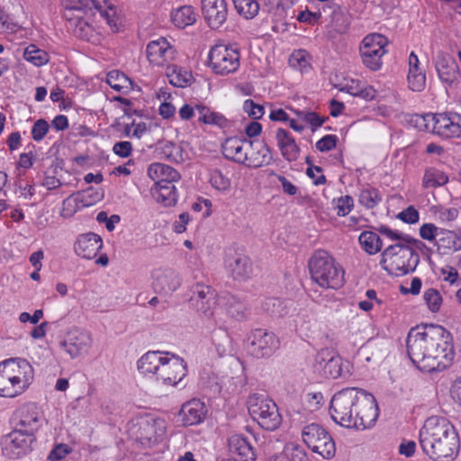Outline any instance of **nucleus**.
Wrapping results in <instances>:
<instances>
[{"instance_id": "obj_26", "label": "nucleus", "mask_w": 461, "mask_h": 461, "mask_svg": "<svg viewBox=\"0 0 461 461\" xmlns=\"http://www.w3.org/2000/svg\"><path fill=\"white\" fill-rule=\"evenodd\" d=\"M148 176L156 182V185L173 184L180 178L176 169L162 163L151 164L148 168Z\"/></svg>"}, {"instance_id": "obj_64", "label": "nucleus", "mask_w": 461, "mask_h": 461, "mask_svg": "<svg viewBox=\"0 0 461 461\" xmlns=\"http://www.w3.org/2000/svg\"><path fill=\"white\" fill-rule=\"evenodd\" d=\"M420 235L423 240L432 241L438 235V227L432 223H424L420 228Z\"/></svg>"}, {"instance_id": "obj_51", "label": "nucleus", "mask_w": 461, "mask_h": 461, "mask_svg": "<svg viewBox=\"0 0 461 461\" xmlns=\"http://www.w3.org/2000/svg\"><path fill=\"white\" fill-rule=\"evenodd\" d=\"M380 201L381 197L375 189H365L359 194V203L366 208H374Z\"/></svg>"}, {"instance_id": "obj_52", "label": "nucleus", "mask_w": 461, "mask_h": 461, "mask_svg": "<svg viewBox=\"0 0 461 461\" xmlns=\"http://www.w3.org/2000/svg\"><path fill=\"white\" fill-rule=\"evenodd\" d=\"M74 32L77 37L89 41L93 35V28L86 21L79 18L75 23Z\"/></svg>"}, {"instance_id": "obj_27", "label": "nucleus", "mask_w": 461, "mask_h": 461, "mask_svg": "<svg viewBox=\"0 0 461 461\" xmlns=\"http://www.w3.org/2000/svg\"><path fill=\"white\" fill-rule=\"evenodd\" d=\"M66 6L70 10H85L93 8L98 10L100 14L104 17L107 21V23L112 25L113 19L112 17L114 15V12L111 6L108 7L109 10H103V5H107L106 0H65Z\"/></svg>"}, {"instance_id": "obj_14", "label": "nucleus", "mask_w": 461, "mask_h": 461, "mask_svg": "<svg viewBox=\"0 0 461 461\" xmlns=\"http://www.w3.org/2000/svg\"><path fill=\"white\" fill-rule=\"evenodd\" d=\"M249 352L255 357L271 356L279 347V340L273 332L256 329L249 336Z\"/></svg>"}, {"instance_id": "obj_9", "label": "nucleus", "mask_w": 461, "mask_h": 461, "mask_svg": "<svg viewBox=\"0 0 461 461\" xmlns=\"http://www.w3.org/2000/svg\"><path fill=\"white\" fill-rule=\"evenodd\" d=\"M414 126L421 131H431L443 138L461 136V126L447 113L415 114L411 118Z\"/></svg>"}, {"instance_id": "obj_32", "label": "nucleus", "mask_w": 461, "mask_h": 461, "mask_svg": "<svg viewBox=\"0 0 461 461\" xmlns=\"http://www.w3.org/2000/svg\"><path fill=\"white\" fill-rule=\"evenodd\" d=\"M409 74L408 83L411 90L420 91L425 86V75L420 69L419 59L414 52L410 54L409 58Z\"/></svg>"}, {"instance_id": "obj_30", "label": "nucleus", "mask_w": 461, "mask_h": 461, "mask_svg": "<svg viewBox=\"0 0 461 461\" xmlns=\"http://www.w3.org/2000/svg\"><path fill=\"white\" fill-rule=\"evenodd\" d=\"M165 357L159 351H149L138 361V369L144 375L158 373Z\"/></svg>"}, {"instance_id": "obj_35", "label": "nucleus", "mask_w": 461, "mask_h": 461, "mask_svg": "<svg viewBox=\"0 0 461 461\" xmlns=\"http://www.w3.org/2000/svg\"><path fill=\"white\" fill-rule=\"evenodd\" d=\"M173 23L179 28H185L196 21V14L191 5L181 6L171 14Z\"/></svg>"}, {"instance_id": "obj_17", "label": "nucleus", "mask_w": 461, "mask_h": 461, "mask_svg": "<svg viewBox=\"0 0 461 461\" xmlns=\"http://www.w3.org/2000/svg\"><path fill=\"white\" fill-rule=\"evenodd\" d=\"M185 375V366L182 358L174 355L164 357L158 378L166 384L176 385Z\"/></svg>"}, {"instance_id": "obj_41", "label": "nucleus", "mask_w": 461, "mask_h": 461, "mask_svg": "<svg viewBox=\"0 0 461 461\" xmlns=\"http://www.w3.org/2000/svg\"><path fill=\"white\" fill-rule=\"evenodd\" d=\"M195 111L198 113V120L206 124L225 127L227 123V120L222 114L216 112H212L208 107L197 105Z\"/></svg>"}, {"instance_id": "obj_24", "label": "nucleus", "mask_w": 461, "mask_h": 461, "mask_svg": "<svg viewBox=\"0 0 461 461\" xmlns=\"http://www.w3.org/2000/svg\"><path fill=\"white\" fill-rule=\"evenodd\" d=\"M102 248V239L95 233L80 235L75 243V252L81 258L92 259Z\"/></svg>"}, {"instance_id": "obj_8", "label": "nucleus", "mask_w": 461, "mask_h": 461, "mask_svg": "<svg viewBox=\"0 0 461 461\" xmlns=\"http://www.w3.org/2000/svg\"><path fill=\"white\" fill-rule=\"evenodd\" d=\"M252 419L264 429L273 431L282 423V416L276 403L259 393L251 394L247 402Z\"/></svg>"}, {"instance_id": "obj_11", "label": "nucleus", "mask_w": 461, "mask_h": 461, "mask_svg": "<svg viewBox=\"0 0 461 461\" xmlns=\"http://www.w3.org/2000/svg\"><path fill=\"white\" fill-rule=\"evenodd\" d=\"M240 55L236 48L219 44L213 46L209 53L210 67L217 75L234 73L240 67Z\"/></svg>"}, {"instance_id": "obj_23", "label": "nucleus", "mask_w": 461, "mask_h": 461, "mask_svg": "<svg viewBox=\"0 0 461 461\" xmlns=\"http://www.w3.org/2000/svg\"><path fill=\"white\" fill-rule=\"evenodd\" d=\"M92 344L91 335L85 331H76L68 335V339L62 341L60 346L71 357H77L86 352Z\"/></svg>"}, {"instance_id": "obj_44", "label": "nucleus", "mask_w": 461, "mask_h": 461, "mask_svg": "<svg viewBox=\"0 0 461 461\" xmlns=\"http://www.w3.org/2000/svg\"><path fill=\"white\" fill-rule=\"evenodd\" d=\"M107 84L116 91L129 89L131 85V80L122 72L113 70L107 74Z\"/></svg>"}, {"instance_id": "obj_49", "label": "nucleus", "mask_w": 461, "mask_h": 461, "mask_svg": "<svg viewBox=\"0 0 461 461\" xmlns=\"http://www.w3.org/2000/svg\"><path fill=\"white\" fill-rule=\"evenodd\" d=\"M423 299L432 312H438L442 304V297L440 293L434 288H429L424 291Z\"/></svg>"}, {"instance_id": "obj_21", "label": "nucleus", "mask_w": 461, "mask_h": 461, "mask_svg": "<svg viewBox=\"0 0 461 461\" xmlns=\"http://www.w3.org/2000/svg\"><path fill=\"white\" fill-rule=\"evenodd\" d=\"M153 288L157 293L170 294L181 285L178 274L171 268H159L153 271Z\"/></svg>"}, {"instance_id": "obj_47", "label": "nucleus", "mask_w": 461, "mask_h": 461, "mask_svg": "<svg viewBox=\"0 0 461 461\" xmlns=\"http://www.w3.org/2000/svg\"><path fill=\"white\" fill-rule=\"evenodd\" d=\"M80 203H83V198H80V194L70 195L66 198L62 203V209L60 211V216L63 218H69L80 208Z\"/></svg>"}, {"instance_id": "obj_59", "label": "nucleus", "mask_w": 461, "mask_h": 461, "mask_svg": "<svg viewBox=\"0 0 461 461\" xmlns=\"http://www.w3.org/2000/svg\"><path fill=\"white\" fill-rule=\"evenodd\" d=\"M163 153L171 161L178 163L184 160L182 157L181 148L173 143L165 145V147L163 148Z\"/></svg>"}, {"instance_id": "obj_43", "label": "nucleus", "mask_w": 461, "mask_h": 461, "mask_svg": "<svg viewBox=\"0 0 461 461\" xmlns=\"http://www.w3.org/2000/svg\"><path fill=\"white\" fill-rule=\"evenodd\" d=\"M232 1L238 14L246 19H252L258 14L259 5L256 0Z\"/></svg>"}, {"instance_id": "obj_36", "label": "nucleus", "mask_w": 461, "mask_h": 461, "mask_svg": "<svg viewBox=\"0 0 461 461\" xmlns=\"http://www.w3.org/2000/svg\"><path fill=\"white\" fill-rule=\"evenodd\" d=\"M166 75L169 83L176 87H185L193 79L189 71L176 65L167 66Z\"/></svg>"}, {"instance_id": "obj_38", "label": "nucleus", "mask_w": 461, "mask_h": 461, "mask_svg": "<svg viewBox=\"0 0 461 461\" xmlns=\"http://www.w3.org/2000/svg\"><path fill=\"white\" fill-rule=\"evenodd\" d=\"M358 241L362 249L370 255L378 253L383 247V242L378 234L374 231L365 230L359 237Z\"/></svg>"}, {"instance_id": "obj_4", "label": "nucleus", "mask_w": 461, "mask_h": 461, "mask_svg": "<svg viewBox=\"0 0 461 461\" xmlns=\"http://www.w3.org/2000/svg\"><path fill=\"white\" fill-rule=\"evenodd\" d=\"M33 379V368L23 358H9L0 363V396L23 393Z\"/></svg>"}, {"instance_id": "obj_15", "label": "nucleus", "mask_w": 461, "mask_h": 461, "mask_svg": "<svg viewBox=\"0 0 461 461\" xmlns=\"http://www.w3.org/2000/svg\"><path fill=\"white\" fill-rule=\"evenodd\" d=\"M341 358L333 351L326 348L316 355L314 370L325 378L335 379L341 375Z\"/></svg>"}, {"instance_id": "obj_10", "label": "nucleus", "mask_w": 461, "mask_h": 461, "mask_svg": "<svg viewBox=\"0 0 461 461\" xmlns=\"http://www.w3.org/2000/svg\"><path fill=\"white\" fill-rule=\"evenodd\" d=\"M302 437L308 447L323 458L329 459L334 456L336 452L335 442L328 431L320 424L306 425L302 431Z\"/></svg>"}, {"instance_id": "obj_18", "label": "nucleus", "mask_w": 461, "mask_h": 461, "mask_svg": "<svg viewBox=\"0 0 461 461\" xmlns=\"http://www.w3.org/2000/svg\"><path fill=\"white\" fill-rule=\"evenodd\" d=\"M202 12L207 24L212 29L220 28L228 15L225 0H201Z\"/></svg>"}, {"instance_id": "obj_34", "label": "nucleus", "mask_w": 461, "mask_h": 461, "mask_svg": "<svg viewBox=\"0 0 461 461\" xmlns=\"http://www.w3.org/2000/svg\"><path fill=\"white\" fill-rule=\"evenodd\" d=\"M296 330L301 334H312L317 329V322L314 313L310 310H301L294 318Z\"/></svg>"}, {"instance_id": "obj_7", "label": "nucleus", "mask_w": 461, "mask_h": 461, "mask_svg": "<svg viewBox=\"0 0 461 461\" xmlns=\"http://www.w3.org/2000/svg\"><path fill=\"white\" fill-rule=\"evenodd\" d=\"M166 431V420L151 414L138 418L130 428L131 437L143 447H151L161 442Z\"/></svg>"}, {"instance_id": "obj_33", "label": "nucleus", "mask_w": 461, "mask_h": 461, "mask_svg": "<svg viewBox=\"0 0 461 461\" xmlns=\"http://www.w3.org/2000/svg\"><path fill=\"white\" fill-rule=\"evenodd\" d=\"M151 194L158 203L164 206H171L176 203V192L174 184L155 185L151 188Z\"/></svg>"}, {"instance_id": "obj_19", "label": "nucleus", "mask_w": 461, "mask_h": 461, "mask_svg": "<svg viewBox=\"0 0 461 461\" xmlns=\"http://www.w3.org/2000/svg\"><path fill=\"white\" fill-rule=\"evenodd\" d=\"M147 58L154 66H164L175 58V50L165 38L150 41L147 46Z\"/></svg>"}, {"instance_id": "obj_63", "label": "nucleus", "mask_w": 461, "mask_h": 461, "mask_svg": "<svg viewBox=\"0 0 461 461\" xmlns=\"http://www.w3.org/2000/svg\"><path fill=\"white\" fill-rule=\"evenodd\" d=\"M397 218L406 223L413 224L419 221V212L413 206H409L401 212Z\"/></svg>"}, {"instance_id": "obj_20", "label": "nucleus", "mask_w": 461, "mask_h": 461, "mask_svg": "<svg viewBox=\"0 0 461 461\" xmlns=\"http://www.w3.org/2000/svg\"><path fill=\"white\" fill-rule=\"evenodd\" d=\"M249 148H252V140L240 137L228 138L221 146L224 157L240 164H245L248 161L247 155Z\"/></svg>"}, {"instance_id": "obj_61", "label": "nucleus", "mask_w": 461, "mask_h": 461, "mask_svg": "<svg viewBox=\"0 0 461 461\" xmlns=\"http://www.w3.org/2000/svg\"><path fill=\"white\" fill-rule=\"evenodd\" d=\"M307 57L308 54L304 50L294 51L290 58V63L293 67H299L301 69L306 68L309 66Z\"/></svg>"}, {"instance_id": "obj_22", "label": "nucleus", "mask_w": 461, "mask_h": 461, "mask_svg": "<svg viewBox=\"0 0 461 461\" xmlns=\"http://www.w3.org/2000/svg\"><path fill=\"white\" fill-rule=\"evenodd\" d=\"M435 67L438 77L448 86L453 85L458 77V66L447 53L439 51L435 59Z\"/></svg>"}, {"instance_id": "obj_58", "label": "nucleus", "mask_w": 461, "mask_h": 461, "mask_svg": "<svg viewBox=\"0 0 461 461\" xmlns=\"http://www.w3.org/2000/svg\"><path fill=\"white\" fill-rule=\"evenodd\" d=\"M243 110L253 119H260L264 114V107L254 103L252 100H246Z\"/></svg>"}, {"instance_id": "obj_3", "label": "nucleus", "mask_w": 461, "mask_h": 461, "mask_svg": "<svg viewBox=\"0 0 461 461\" xmlns=\"http://www.w3.org/2000/svg\"><path fill=\"white\" fill-rule=\"evenodd\" d=\"M419 442L423 453L433 461H452L460 448L455 427L439 416H431L425 420L420 430Z\"/></svg>"}, {"instance_id": "obj_39", "label": "nucleus", "mask_w": 461, "mask_h": 461, "mask_svg": "<svg viewBox=\"0 0 461 461\" xmlns=\"http://www.w3.org/2000/svg\"><path fill=\"white\" fill-rule=\"evenodd\" d=\"M229 267L235 279H246L252 272L250 260L244 255H238Z\"/></svg>"}, {"instance_id": "obj_45", "label": "nucleus", "mask_w": 461, "mask_h": 461, "mask_svg": "<svg viewBox=\"0 0 461 461\" xmlns=\"http://www.w3.org/2000/svg\"><path fill=\"white\" fill-rule=\"evenodd\" d=\"M214 295V290L211 286L203 284H196L193 287V295L190 300L193 305L196 307L198 303H203V302H205Z\"/></svg>"}, {"instance_id": "obj_25", "label": "nucleus", "mask_w": 461, "mask_h": 461, "mask_svg": "<svg viewBox=\"0 0 461 461\" xmlns=\"http://www.w3.org/2000/svg\"><path fill=\"white\" fill-rule=\"evenodd\" d=\"M276 139L282 156L287 161H295L300 155V148L291 134L284 130L277 129Z\"/></svg>"}, {"instance_id": "obj_56", "label": "nucleus", "mask_w": 461, "mask_h": 461, "mask_svg": "<svg viewBox=\"0 0 461 461\" xmlns=\"http://www.w3.org/2000/svg\"><path fill=\"white\" fill-rule=\"evenodd\" d=\"M216 307V297L215 295L210 297L203 303H198L195 307L197 312H201L206 318H212L214 315V311Z\"/></svg>"}, {"instance_id": "obj_53", "label": "nucleus", "mask_w": 461, "mask_h": 461, "mask_svg": "<svg viewBox=\"0 0 461 461\" xmlns=\"http://www.w3.org/2000/svg\"><path fill=\"white\" fill-rule=\"evenodd\" d=\"M353 205H354V202H353V199L351 196L345 195V196L339 198L336 202V207H335L337 210V214L339 216L348 215L351 212Z\"/></svg>"}, {"instance_id": "obj_54", "label": "nucleus", "mask_w": 461, "mask_h": 461, "mask_svg": "<svg viewBox=\"0 0 461 461\" xmlns=\"http://www.w3.org/2000/svg\"><path fill=\"white\" fill-rule=\"evenodd\" d=\"M266 312L273 315L282 316L285 313L283 303L277 298H269L263 304Z\"/></svg>"}, {"instance_id": "obj_16", "label": "nucleus", "mask_w": 461, "mask_h": 461, "mask_svg": "<svg viewBox=\"0 0 461 461\" xmlns=\"http://www.w3.org/2000/svg\"><path fill=\"white\" fill-rule=\"evenodd\" d=\"M41 411L33 403H27L21 406L15 412L14 420L16 426L23 432L32 435L40 427Z\"/></svg>"}, {"instance_id": "obj_5", "label": "nucleus", "mask_w": 461, "mask_h": 461, "mask_svg": "<svg viewBox=\"0 0 461 461\" xmlns=\"http://www.w3.org/2000/svg\"><path fill=\"white\" fill-rule=\"evenodd\" d=\"M312 280L324 288H339L344 283L342 268L325 250H317L308 262Z\"/></svg>"}, {"instance_id": "obj_12", "label": "nucleus", "mask_w": 461, "mask_h": 461, "mask_svg": "<svg viewBox=\"0 0 461 461\" xmlns=\"http://www.w3.org/2000/svg\"><path fill=\"white\" fill-rule=\"evenodd\" d=\"M387 39L379 33H372L364 38L360 54L364 65L370 70L377 71L382 67V58L386 53Z\"/></svg>"}, {"instance_id": "obj_6", "label": "nucleus", "mask_w": 461, "mask_h": 461, "mask_svg": "<svg viewBox=\"0 0 461 461\" xmlns=\"http://www.w3.org/2000/svg\"><path fill=\"white\" fill-rule=\"evenodd\" d=\"M414 249H417L401 242L390 245L383 251L380 264L389 274L404 276L414 271L418 265L419 257Z\"/></svg>"}, {"instance_id": "obj_55", "label": "nucleus", "mask_w": 461, "mask_h": 461, "mask_svg": "<svg viewBox=\"0 0 461 461\" xmlns=\"http://www.w3.org/2000/svg\"><path fill=\"white\" fill-rule=\"evenodd\" d=\"M49 123L45 120L40 119L36 121L32 129V139L36 141L41 140L49 131Z\"/></svg>"}, {"instance_id": "obj_42", "label": "nucleus", "mask_w": 461, "mask_h": 461, "mask_svg": "<svg viewBox=\"0 0 461 461\" xmlns=\"http://www.w3.org/2000/svg\"><path fill=\"white\" fill-rule=\"evenodd\" d=\"M23 58L36 67H41L49 61V54L36 45H29L23 52Z\"/></svg>"}, {"instance_id": "obj_46", "label": "nucleus", "mask_w": 461, "mask_h": 461, "mask_svg": "<svg viewBox=\"0 0 461 461\" xmlns=\"http://www.w3.org/2000/svg\"><path fill=\"white\" fill-rule=\"evenodd\" d=\"M293 112L301 120L307 122L312 127V131L321 127L326 120V117H321L315 112L308 110H293Z\"/></svg>"}, {"instance_id": "obj_13", "label": "nucleus", "mask_w": 461, "mask_h": 461, "mask_svg": "<svg viewBox=\"0 0 461 461\" xmlns=\"http://www.w3.org/2000/svg\"><path fill=\"white\" fill-rule=\"evenodd\" d=\"M33 440L34 437L32 435L27 434L22 429H14L2 438L3 454L12 459L26 456L32 451Z\"/></svg>"}, {"instance_id": "obj_28", "label": "nucleus", "mask_w": 461, "mask_h": 461, "mask_svg": "<svg viewBox=\"0 0 461 461\" xmlns=\"http://www.w3.org/2000/svg\"><path fill=\"white\" fill-rule=\"evenodd\" d=\"M204 404L199 400H192L182 406L180 415L185 426L200 423L205 417Z\"/></svg>"}, {"instance_id": "obj_50", "label": "nucleus", "mask_w": 461, "mask_h": 461, "mask_svg": "<svg viewBox=\"0 0 461 461\" xmlns=\"http://www.w3.org/2000/svg\"><path fill=\"white\" fill-rule=\"evenodd\" d=\"M210 183L215 189L219 191H226L230 186V180L217 168L211 170Z\"/></svg>"}, {"instance_id": "obj_48", "label": "nucleus", "mask_w": 461, "mask_h": 461, "mask_svg": "<svg viewBox=\"0 0 461 461\" xmlns=\"http://www.w3.org/2000/svg\"><path fill=\"white\" fill-rule=\"evenodd\" d=\"M248 311L247 305L237 298L231 297L229 299L227 312L231 317L239 321L244 320L248 316Z\"/></svg>"}, {"instance_id": "obj_37", "label": "nucleus", "mask_w": 461, "mask_h": 461, "mask_svg": "<svg viewBox=\"0 0 461 461\" xmlns=\"http://www.w3.org/2000/svg\"><path fill=\"white\" fill-rule=\"evenodd\" d=\"M377 230L382 235L389 238L391 240H398L401 243L411 245L414 248H416L417 249H421L422 248L426 247V245L422 241H420L417 239H414L408 234H403L402 232L393 230L385 225L380 226L377 229Z\"/></svg>"}, {"instance_id": "obj_40", "label": "nucleus", "mask_w": 461, "mask_h": 461, "mask_svg": "<svg viewBox=\"0 0 461 461\" xmlns=\"http://www.w3.org/2000/svg\"><path fill=\"white\" fill-rule=\"evenodd\" d=\"M448 182L447 176L434 167H430L425 171L422 185L424 188H437L445 185Z\"/></svg>"}, {"instance_id": "obj_29", "label": "nucleus", "mask_w": 461, "mask_h": 461, "mask_svg": "<svg viewBox=\"0 0 461 461\" xmlns=\"http://www.w3.org/2000/svg\"><path fill=\"white\" fill-rule=\"evenodd\" d=\"M230 451L237 456L239 461H254L256 454L251 444L241 435H233L229 438Z\"/></svg>"}, {"instance_id": "obj_57", "label": "nucleus", "mask_w": 461, "mask_h": 461, "mask_svg": "<svg viewBox=\"0 0 461 461\" xmlns=\"http://www.w3.org/2000/svg\"><path fill=\"white\" fill-rule=\"evenodd\" d=\"M337 142L336 135H326L316 142V149L321 152L330 151L336 148Z\"/></svg>"}, {"instance_id": "obj_62", "label": "nucleus", "mask_w": 461, "mask_h": 461, "mask_svg": "<svg viewBox=\"0 0 461 461\" xmlns=\"http://www.w3.org/2000/svg\"><path fill=\"white\" fill-rule=\"evenodd\" d=\"M71 452V447L67 444H59L49 454V460L59 461Z\"/></svg>"}, {"instance_id": "obj_60", "label": "nucleus", "mask_w": 461, "mask_h": 461, "mask_svg": "<svg viewBox=\"0 0 461 461\" xmlns=\"http://www.w3.org/2000/svg\"><path fill=\"white\" fill-rule=\"evenodd\" d=\"M146 131L147 126L146 123L144 122H140L137 124L132 122L131 124H127L124 128V132L126 136L135 137L137 139H140L146 132Z\"/></svg>"}, {"instance_id": "obj_1", "label": "nucleus", "mask_w": 461, "mask_h": 461, "mask_svg": "<svg viewBox=\"0 0 461 461\" xmlns=\"http://www.w3.org/2000/svg\"><path fill=\"white\" fill-rule=\"evenodd\" d=\"M406 345L410 359L424 372L444 370L454 359L451 334L439 325L412 328Z\"/></svg>"}, {"instance_id": "obj_31", "label": "nucleus", "mask_w": 461, "mask_h": 461, "mask_svg": "<svg viewBox=\"0 0 461 461\" xmlns=\"http://www.w3.org/2000/svg\"><path fill=\"white\" fill-rule=\"evenodd\" d=\"M247 158L248 161L245 165L250 167H259L270 161V149L266 144L252 141V148H249Z\"/></svg>"}, {"instance_id": "obj_2", "label": "nucleus", "mask_w": 461, "mask_h": 461, "mask_svg": "<svg viewBox=\"0 0 461 461\" xmlns=\"http://www.w3.org/2000/svg\"><path fill=\"white\" fill-rule=\"evenodd\" d=\"M330 416L342 427L365 429L371 427L378 417L375 397L355 387L342 389L330 401Z\"/></svg>"}]
</instances>
